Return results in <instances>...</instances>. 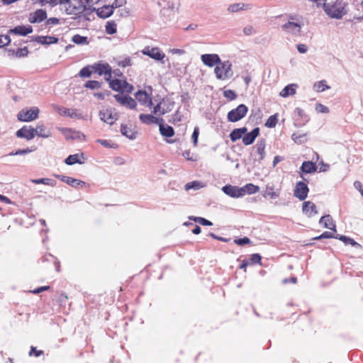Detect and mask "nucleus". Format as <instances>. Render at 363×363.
<instances>
[{"label":"nucleus","instance_id":"1","mask_svg":"<svg viewBox=\"0 0 363 363\" xmlns=\"http://www.w3.org/2000/svg\"><path fill=\"white\" fill-rule=\"evenodd\" d=\"M325 13L331 18L341 19L347 11V4L342 0H335L325 5Z\"/></svg>","mask_w":363,"mask_h":363},{"label":"nucleus","instance_id":"2","mask_svg":"<svg viewBox=\"0 0 363 363\" xmlns=\"http://www.w3.org/2000/svg\"><path fill=\"white\" fill-rule=\"evenodd\" d=\"M232 64L230 61L219 62L214 69L216 78L220 80H225L232 76Z\"/></svg>","mask_w":363,"mask_h":363},{"label":"nucleus","instance_id":"3","mask_svg":"<svg viewBox=\"0 0 363 363\" xmlns=\"http://www.w3.org/2000/svg\"><path fill=\"white\" fill-rule=\"evenodd\" d=\"M248 111V108L245 104H240L237 108L228 113V120L230 122H237L243 118Z\"/></svg>","mask_w":363,"mask_h":363},{"label":"nucleus","instance_id":"4","mask_svg":"<svg viewBox=\"0 0 363 363\" xmlns=\"http://www.w3.org/2000/svg\"><path fill=\"white\" fill-rule=\"evenodd\" d=\"M39 109L38 107H32L30 109H23L17 115L19 121L29 122L35 120L38 117Z\"/></svg>","mask_w":363,"mask_h":363},{"label":"nucleus","instance_id":"5","mask_svg":"<svg viewBox=\"0 0 363 363\" xmlns=\"http://www.w3.org/2000/svg\"><path fill=\"white\" fill-rule=\"evenodd\" d=\"M108 81L110 87L114 91L131 93L133 90V86L125 80L110 79Z\"/></svg>","mask_w":363,"mask_h":363},{"label":"nucleus","instance_id":"6","mask_svg":"<svg viewBox=\"0 0 363 363\" xmlns=\"http://www.w3.org/2000/svg\"><path fill=\"white\" fill-rule=\"evenodd\" d=\"M99 117L104 122L112 125L118 118V114L111 108H103L99 111Z\"/></svg>","mask_w":363,"mask_h":363},{"label":"nucleus","instance_id":"7","mask_svg":"<svg viewBox=\"0 0 363 363\" xmlns=\"http://www.w3.org/2000/svg\"><path fill=\"white\" fill-rule=\"evenodd\" d=\"M309 191L307 184L303 182H298L294 190V195L300 201H304Z\"/></svg>","mask_w":363,"mask_h":363},{"label":"nucleus","instance_id":"8","mask_svg":"<svg viewBox=\"0 0 363 363\" xmlns=\"http://www.w3.org/2000/svg\"><path fill=\"white\" fill-rule=\"evenodd\" d=\"M52 107L55 111H57L60 115L63 116H69L70 118H75L80 119L82 118L81 113H79L77 109L74 108H67L62 106H59L57 105H52Z\"/></svg>","mask_w":363,"mask_h":363},{"label":"nucleus","instance_id":"9","mask_svg":"<svg viewBox=\"0 0 363 363\" xmlns=\"http://www.w3.org/2000/svg\"><path fill=\"white\" fill-rule=\"evenodd\" d=\"M142 52L143 54L156 60H162L165 57L164 53L162 52L157 47H146L143 50Z\"/></svg>","mask_w":363,"mask_h":363},{"label":"nucleus","instance_id":"10","mask_svg":"<svg viewBox=\"0 0 363 363\" xmlns=\"http://www.w3.org/2000/svg\"><path fill=\"white\" fill-rule=\"evenodd\" d=\"M289 20H291V21L297 20L298 21V19L294 16H290ZM282 29L284 31H286V33H291L296 34V33H299L301 32V25L298 23H296V22L289 21V22H287L286 23H285L282 26Z\"/></svg>","mask_w":363,"mask_h":363},{"label":"nucleus","instance_id":"11","mask_svg":"<svg viewBox=\"0 0 363 363\" xmlns=\"http://www.w3.org/2000/svg\"><path fill=\"white\" fill-rule=\"evenodd\" d=\"M57 178L74 188H84L87 185L84 181L64 175H55Z\"/></svg>","mask_w":363,"mask_h":363},{"label":"nucleus","instance_id":"12","mask_svg":"<svg viewBox=\"0 0 363 363\" xmlns=\"http://www.w3.org/2000/svg\"><path fill=\"white\" fill-rule=\"evenodd\" d=\"M47 18V12L43 9H37L31 12L28 16V21L30 23H40Z\"/></svg>","mask_w":363,"mask_h":363},{"label":"nucleus","instance_id":"13","mask_svg":"<svg viewBox=\"0 0 363 363\" xmlns=\"http://www.w3.org/2000/svg\"><path fill=\"white\" fill-rule=\"evenodd\" d=\"M92 68L99 75H104L106 80H109L111 78V67L108 63L96 64Z\"/></svg>","mask_w":363,"mask_h":363},{"label":"nucleus","instance_id":"14","mask_svg":"<svg viewBox=\"0 0 363 363\" xmlns=\"http://www.w3.org/2000/svg\"><path fill=\"white\" fill-rule=\"evenodd\" d=\"M16 136L20 138H25L27 140H30L33 139L35 136V133L34 132V128L31 126H23L21 129L17 130Z\"/></svg>","mask_w":363,"mask_h":363},{"label":"nucleus","instance_id":"15","mask_svg":"<svg viewBox=\"0 0 363 363\" xmlns=\"http://www.w3.org/2000/svg\"><path fill=\"white\" fill-rule=\"evenodd\" d=\"M114 98L117 102L123 106H125L131 109H135L136 108V101L130 96H123L121 94H116Z\"/></svg>","mask_w":363,"mask_h":363},{"label":"nucleus","instance_id":"16","mask_svg":"<svg viewBox=\"0 0 363 363\" xmlns=\"http://www.w3.org/2000/svg\"><path fill=\"white\" fill-rule=\"evenodd\" d=\"M201 59L205 65L210 67L217 65L221 61L217 54H204L201 55Z\"/></svg>","mask_w":363,"mask_h":363},{"label":"nucleus","instance_id":"17","mask_svg":"<svg viewBox=\"0 0 363 363\" xmlns=\"http://www.w3.org/2000/svg\"><path fill=\"white\" fill-rule=\"evenodd\" d=\"M61 131L67 140H82L85 138V135L82 133L71 128H63L61 129Z\"/></svg>","mask_w":363,"mask_h":363},{"label":"nucleus","instance_id":"18","mask_svg":"<svg viewBox=\"0 0 363 363\" xmlns=\"http://www.w3.org/2000/svg\"><path fill=\"white\" fill-rule=\"evenodd\" d=\"M222 190L225 194H227L231 197H234V198L241 197L242 196L241 192L243 191L241 189V188L236 186H232L230 184L224 186L222 188Z\"/></svg>","mask_w":363,"mask_h":363},{"label":"nucleus","instance_id":"19","mask_svg":"<svg viewBox=\"0 0 363 363\" xmlns=\"http://www.w3.org/2000/svg\"><path fill=\"white\" fill-rule=\"evenodd\" d=\"M259 134V128H254L251 132L247 133L246 132L245 134H244V136L242 137V143L245 145H250L254 143L256 138Z\"/></svg>","mask_w":363,"mask_h":363},{"label":"nucleus","instance_id":"20","mask_svg":"<svg viewBox=\"0 0 363 363\" xmlns=\"http://www.w3.org/2000/svg\"><path fill=\"white\" fill-rule=\"evenodd\" d=\"M170 111L167 101L162 100L153 108L154 114L162 116Z\"/></svg>","mask_w":363,"mask_h":363},{"label":"nucleus","instance_id":"21","mask_svg":"<svg viewBox=\"0 0 363 363\" xmlns=\"http://www.w3.org/2000/svg\"><path fill=\"white\" fill-rule=\"evenodd\" d=\"M302 211L308 217H311L318 213L316 206L311 201H304L302 204Z\"/></svg>","mask_w":363,"mask_h":363},{"label":"nucleus","instance_id":"22","mask_svg":"<svg viewBox=\"0 0 363 363\" xmlns=\"http://www.w3.org/2000/svg\"><path fill=\"white\" fill-rule=\"evenodd\" d=\"M114 10L111 5H104L96 10L97 16L101 18L110 17L113 13Z\"/></svg>","mask_w":363,"mask_h":363},{"label":"nucleus","instance_id":"23","mask_svg":"<svg viewBox=\"0 0 363 363\" xmlns=\"http://www.w3.org/2000/svg\"><path fill=\"white\" fill-rule=\"evenodd\" d=\"M135 96L136 100L142 104H147L148 106L152 104L151 97L145 91H138L135 93Z\"/></svg>","mask_w":363,"mask_h":363},{"label":"nucleus","instance_id":"24","mask_svg":"<svg viewBox=\"0 0 363 363\" xmlns=\"http://www.w3.org/2000/svg\"><path fill=\"white\" fill-rule=\"evenodd\" d=\"M10 33L25 36V35H27L28 34L33 33V28H32V26H30L29 25L18 26H16L14 28L11 29Z\"/></svg>","mask_w":363,"mask_h":363},{"label":"nucleus","instance_id":"25","mask_svg":"<svg viewBox=\"0 0 363 363\" xmlns=\"http://www.w3.org/2000/svg\"><path fill=\"white\" fill-rule=\"evenodd\" d=\"M247 131V128L246 127H242L240 128H235L231 131L230 133V138L232 142H235L238 140L242 139L244 134Z\"/></svg>","mask_w":363,"mask_h":363},{"label":"nucleus","instance_id":"26","mask_svg":"<svg viewBox=\"0 0 363 363\" xmlns=\"http://www.w3.org/2000/svg\"><path fill=\"white\" fill-rule=\"evenodd\" d=\"M34 40L41 45H50L57 43L58 38L55 36H36Z\"/></svg>","mask_w":363,"mask_h":363},{"label":"nucleus","instance_id":"27","mask_svg":"<svg viewBox=\"0 0 363 363\" xmlns=\"http://www.w3.org/2000/svg\"><path fill=\"white\" fill-rule=\"evenodd\" d=\"M139 118L141 122L145 124L158 123L162 122L163 119H159L151 114H140Z\"/></svg>","mask_w":363,"mask_h":363},{"label":"nucleus","instance_id":"28","mask_svg":"<svg viewBox=\"0 0 363 363\" xmlns=\"http://www.w3.org/2000/svg\"><path fill=\"white\" fill-rule=\"evenodd\" d=\"M296 87L297 85L295 84H289L280 91L279 95L284 98L293 96L296 94Z\"/></svg>","mask_w":363,"mask_h":363},{"label":"nucleus","instance_id":"29","mask_svg":"<svg viewBox=\"0 0 363 363\" xmlns=\"http://www.w3.org/2000/svg\"><path fill=\"white\" fill-rule=\"evenodd\" d=\"M35 135L44 138H47L51 136L50 130H48L44 125H38L34 128Z\"/></svg>","mask_w":363,"mask_h":363},{"label":"nucleus","instance_id":"30","mask_svg":"<svg viewBox=\"0 0 363 363\" xmlns=\"http://www.w3.org/2000/svg\"><path fill=\"white\" fill-rule=\"evenodd\" d=\"M317 169L316 164L311 161H305L302 163L301 170L306 174L315 172Z\"/></svg>","mask_w":363,"mask_h":363},{"label":"nucleus","instance_id":"31","mask_svg":"<svg viewBox=\"0 0 363 363\" xmlns=\"http://www.w3.org/2000/svg\"><path fill=\"white\" fill-rule=\"evenodd\" d=\"M319 223L326 228L335 230V225L333 223V218L330 215L322 216Z\"/></svg>","mask_w":363,"mask_h":363},{"label":"nucleus","instance_id":"32","mask_svg":"<svg viewBox=\"0 0 363 363\" xmlns=\"http://www.w3.org/2000/svg\"><path fill=\"white\" fill-rule=\"evenodd\" d=\"M48 4H50V6L54 7L57 5H60L62 6L61 9H64L66 11H68L71 7V1L70 0H49Z\"/></svg>","mask_w":363,"mask_h":363},{"label":"nucleus","instance_id":"33","mask_svg":"<svg viewBox=\"0 0 363 363\" xmlns=\"http://www.w3.org/2000/svg\"><path fill=\"white\" fill-rule=\"evenodd\" d=\"M241 189L243 191L242 193V196H245L246 194H252L257 193L259 191V187L253 184H247L244 186L241 187Z\"/></svg>","mask_w":363,"mask_h":363},{"label":"nucleus","instance_id":"34","mask_svg":"<svg viewBox=\"0 0 363 363\" xmlns=\"http://www.w3.org/2000/svg\"><path fill=\"white\" fill-rule=\"evenodd\" d=\"M160 131L162 136L170 138L174 135V130L170 125H164L160 123Z\"/></svg>","mask_w":363,"mask_h":363},{"label":"nucleus","instance_id":"35","mask_svg":"<svg viewBox=\"0 0 363 363\" xmlns=\"http://www.w3.org/2000/svg\"><path fill=\"white\" fill-rule=\"evenodd\" d=\"M117 26L115 21H108L105 25V32L108 35H113L117 33Z\"/></svg>","mask_w":363,"mask_h":363},{"label":"nucleus","instance_id":"36","mask_svg":"<svg viewBox=\"0 0 363 363\" xmlns=\"http://www.w3.org/2000/svg\"><path fill=\"white\" fill-rule=\"evenodd\" d=\"M258 155V160H262L265 157V144L263 141L258 142L255 147Z\"/></svg>","mask_w":363,"mask_h":363},{"label":"nucleus","instance_id":"37","mask_svg":"<svg viewBox=\"0 0 363 363\" xmlns=\"http://www.w3.org/2000/svg\"><path fill=\"white\" fill-rule=\"evenodd\" d=\"M121 133L128 138L129 139H135L136 137V133L133 131L127 125L122 124L121 126Z\"/></svg>","mask_w":363,"mask_h":363},{"label":"nucleus","instance_id":"38","mask_svg":"<svg viewBox=\"0 0 363 363\" xmlns=\"http://www.w3.org/2000/svg\"><path fill=\"white\" fill-rule=\"evenodd\" d=\"M249 8H250L249 5H245V4H242V3H238V4H233L230 5L228 6V10L230 12L235 13V12H238L240 10L247 9Z\"/></svg>","mask_w":363,"mask_h":363},{"label":"nucleus","instance_id":"39","mask_svg":"<svg viewBox=\"0 0 363 363\" xmlns=\"http://www.w3.org/2000/svg\"><path fill=\"white\" fill-rule=\"evenodd\" d=\"M31 182L35 184H43L45 185L55 186L56 185V182L48 178H42L38 179H31Z\"/></svg>","mask_w":363,"mask_h":363},{"label":"nucleus","instance_id":"40","mask_svg":"<svg viewBox=\"0 0 363 363\" xmlns=\"http://www.w3.org/2000/svg\"><path fill=\"white\" fill-rule=\"evenodd\" d=\"M72 41L77 45H87L89 43L87 37L82 36L79 34L73 35Z\"/></svg>","mask_w":363,"mask_h":363},{"label":"nucleus","instance_id":"41","mask_svg":"<svg viewBox=\"0 0 363 363\" xmlns=\"http://www.w3.org/2000/svg\"><path fill=\"white\" fill-rule=\"evenodd\" d=\"M65 163L68 165H72L76 163L82 164L83 162L80 161L78 154H74L68 156L65 160Z\"/></svg>","mask_w":363,"mask_h":363},{"label":"nucleus","instance_id":"42","mask_svg":"<svg viewBox=\"0 0 363 363\" xmlns=\"http://www.w3.org/2000/svg\"><path fill=\"white\" fill-rule=\"evenodd\" d=\"M314 88L317 91L322 92L330 89V86L327 85V82L325 80H321L314 84Z\"/></svg>","mask_w":363,"mask_h":363},{"label":"nucleus","instance_id":"43","mask_svg":"<svg viewBox=\"0 0 363 363\" xmlns=\"http://www.w3.org/2000/svg\"><path fill=\"white\" fill-rule=\"evenodd\" d=\"M101 84L99 82L95 81V80L87 81L84 84V86L86 88H88L90 89H98L101 87Z\"/></svg>","mask_w":363,"mask_h":363},{"label":"nucleus","instance_id":"44","mask_svg":"<svg viewBox=\"0 0 363 363\" xmlns=\"http://www.w3.org/2000/svg\"><path fill=\"white\" fill-rule=\"evenodd\" d=\"M201 187H202L201 183L200 182H198V181H194V182H189V183L185 184V189L186 191L192 189H195V190H197V189H199Z\"/></svg>","mask_w":363,"mask_h":363},{"label":"nucleus","instance_id":"45","mask_svg":"<svg viewBox=\"0 0 363 363\" xmlns=\"http://www.w3.org/2000/svg\"><path fill=\"white\" fill-rule=\"evenodd\" d=\"M266 195L271 199H276L279 196V192L278 191H275L272 186H267Z\"/></svg>","mask_w":363,"mask_h":363},{"label":"nucleus","instance_id":"46","mask_svg":"<svg viewBox=\"0 0 363 363\" xmlns=\"http://www.w3.org/2000/svg\"><path fill=\"white\" fill-rule=\"evenodd\" d=\"M262 257L259 254H252L250 258V264H261Z\"/></svg>","mask_w":363,"mask_h":363},{"label":"nucleus","instance_id":"47","mask_svg":"<svg viewBox=\"0 0 363 363\" xmlns=\"http://www.w3.org/2000/svg\"><path fill=\"white\" fill-rule=\"evenodd\" d=\"M92 71L89 67H84L80 70L79 75L81 77H89Z\"/></svg>","mask_w":363,"mask_h":363},{"label":"nucleus","instance_id":"48","mask_svg":"<svg viewBox=\"0 0 363 363\" xmlns=\"http://www.w3.org/2000/svg\"><path fill=\"white\" fill-rule=\"evenodd\" d=\"M223 96L230 101L234 100L237 98L236 93L231 89L224 91Z\"/></svg>","mask_w":363,"mask_h":363},{"label":"nucleus","instance_id":"49","mask_svg":"<svg viewBox=\"0 0 363 363\" xmlns=\"http://www.w3.org/2000/svg\"><path fill=\"white\" fill-rule=\"evenodd\" d=\"M60 23V19L56 17H52L48 19L46 18L45 22V25L48 27H51L52 26H55Z\"/></svg>","mask_w":363,"mask_h":363},{"label":"nucleus","instance_id":"50","mask_svg":"<svg viewBox=\"0 0 363 363\" xmlns=\"http://www.w3.org/2000/svg\"><path fill=\"white\" fill-rule=\"evenodd\" d=\"M199 135V127H195L194 129L192 135H191V140H192L194 147H196L198 145Z\"/></svg>","mask_w":363,"mask_h":363},{"label":"nucleus","instance_id":"51","mask_svg":"<svg viewBox=\"0 0 363 363\" xmlns=\"http://www.w3.org/2000/svg\"><path fill=\"white\" fill-rule=\"evenodd\" d=\"M11 42L10 37L7 35H0V48L9 45Z\"/></svg>","mask_w":363,"mask_h":363},{"label":"nucleus","instance_id":"52","mask_svg":"<svg viewBox=\"0 0 363 363\" xmlns=\"http://www.w3.org/2000/svg\"><path fill=\"white\" fill-rule=\"evenodd\" d=\"M193 220L195 222L199 223V224L203 225H213V223L211 221H209L202 217H195L193 218Z\"/></svg>","mask_w":363,"mask_h":363},{"label":"nucleus","instance_id":"53","mask_svg":"<svg viewBox=\"0 0 363 363\" xmlns=\"http://www.w3.org/2000/svg\"><path fill=\"white\" fill-rule=\"evenodd\" d=\"M338 238L342 242H344L345 244H350L352 246L357 245V243L353 239L346 237L345 235H340Z\"/></svg>","mask_w":363,"mask_h":363},{"label":"nucleus","instance_id":"54","mask_svg":"<svg viewBox=\"0 0 363 363\" xmlns=\"http://www.w3.org/2000/svg\"><path fill=\"white\" fill-rule=\"evenodd\" d=\"M183 156L187 160L190 161H196V157L192 153L190 150H186L183 152Z\"/></svg>","mask_w":363,"mask_h":363},{"label":"nucleus","instance_id":"55","mask_svg":"<svg viewBox=\"0 0 363 363\" xmlns=\"http://www.w3.org/2000/svg\"><path fill=\"white\" fill-rule=\"evenodd\" d=\"M118 65L122 67H129L132 65L130 57H128L118 62Z\"/></svg>","mask_w":363,"mask_h":363},{"label":"nucleus","instance_id":"56","mask_svg":"<svg viewBox=\"0 0 363 363\" xmlns=\"http://www.w3.org/2000/svg\"><path fill=\"white\" fill-rule=\"evenodd\" d=\"M43 353L44 352L43 350H38L35 347L31 346L29 355L38 357L43 354Z\"/></svg>","mask_w":363,"mask_h":363},{"label":"nucleus","instance_id":"57","mask_svg":"<svg viewBox=\"0 0 363 363\" xmlns=\"http://www.w3.org/2000/svg\"><path fill=\"white\" fill-rule=\"evenodd\" d=\"M234 242H235V243H236L238 245H246V244H250L251 242L250 240L247 237L236 239V240H235Z\"/></svg>","mask_w":363,"mask_h":363},{"label":"nucleus","instance_id":"58","mask_svg":"<svg viewBox=\"0 0 363 363\" xmlns=\"http://www.w3.org/2000/svg\"><path fill=\"white\" fill-rule=\"evenodd\" d=\"M277 118L274 116H270L267 121L266 125L269 128H273L276 125Z\"/></svg>","mask_w":363,"mask_h":363},{"label":"nucleus","instance_id":"59","mask_svg":"<svg viewBox=\"0 0 363 363\" xmlns=\"http://www.w3.org/2000/svg\"><path fill=\"white\" fill-rule=\"evenodd\" d=\"M28 54V50L27 48H18L16 53V56H18V57H25V56H27Z\"/></svg>","mask_w":363,"mask_h":363},{"label":"nucleus","instance_id":"60","mask_svg":"<svg viewBox=\"0 0 363 363\" xmlns=\"http://www.w3.org/2000/svg\"><path fill=\"white\" fill-rule=\"evenodd\" d=\"M125 3V0H115L111 6L113 7V9L114 10L115 9L123 6Z\"/></svg>","mask_w":363,"mask_h":363},{"label":"nucleus","instance_id":"61","mask_svg":"<svg viewBox=\"0 0 363 363\" xmlns=\"http://www.w3.org/2000/svg\"><path fill=\"white\" fill-rule=\"evenodd\" d=\"M333 235L330 232L325 231L322 233L320 236L315 238V240L321 239V238H331Z\"/></svg>","mask_w":363,"mask_h":363},{"label":"nucleus","instance_id":"62","mask_svg":"<svg viewBox=\"0 0 363 363\" xmlns=\"http://www.w3.org/2000/svg\"><path fill=\"white\" fill-rule=\"evenodd\" d=\"M316 110L321 113H328L329 112V108L327 106H323L320 104L316 106Z\"/></svg>","mask_w":363,"mask_h":363},{"label":"nucleus","instance_id":"63","mask_svg":"<svg viewBox=\"0 0 363 363\" xmlns=\"http://www.w3.org/2000/svg\"><path fill=\"white\" fill-rule=\"evenodd\" d=\"M169 52L172 53V54H175V55H184L185 54V50H182V49H178V48H173V49H171L169 50Z\"/></svg>","mask_w":363,"mask_h":363},{"label":"nucleus","instance_id":"64","mask_svg":"<svg viewBox=\"0 0 363 363\" xmlns=\"http://www.w3.org/2000/svg\"><path fill=\"white\" fill-rule=\"evenodd\" d=\"M243 32L246 35H250L253 33L254 28L252 26H249L244 28Z\"/></svg>","mask_w":363,"mask_h":363}]
</instances>
